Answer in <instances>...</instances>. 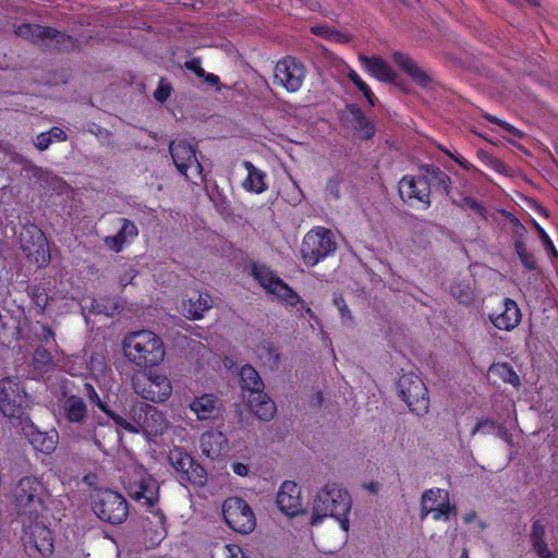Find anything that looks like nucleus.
<instances>
[{
  "mask_svg": "<svg viewBox=\"0 0 558 558\" xmlns=\"http://www.w3.org/2000/svg\"><path fill=\"white\" fill-rule=\"evenodd\" d=\"M51 493L41 476H21L12 488L14 509L22 520H37L44 515L51 502Z\"/></svg>",
  "mask_w": 558,
  "mask_h": 558,
  "instance_id": "nucleus-1",
  "label": "nucleus"
},
{
  "mask_svg": "<svg viewBox=\"0 0 558 558\" xmlns=\"http://www.w3.org/2000/svg\"><path fill=\"white\" fill-rule=\"evenodd\" d=\"M122 351L131 364L141 368L159 366L166 356L163 340L147 329L126 333L122 340Z\"/></svg>",
  "mask_w": 558,
  "mask_h": 558,
  "instance_id": "nucleus-2",
  "label": "nucleus"
},
{
  "mask_svg": "<svg viewBox=\"0 0 558 558\" xmlns=\"http://www.w3.org/2000/svg\"><path fill=\"white\" fill-rule=\"evenodd\" d=\"M352 508V498L347 489L337 483H328L316 494L313 502L311 524L316 525L325 518H335L342 531L348 532V514Z\"/></svg>",
  "mask_w": 558,
  "mask_h": 558,
  "instance_id": "nucleus-3",
  "label": "nucleus"
},
{
  "mask_svg": "<svg viewBox=\"0 0 558 558\" xmlns=\"http://www.w3.org/2000/svg\"><path fill=\"white\" fill-rule=\"evenodd\" d=\"M113 423L122 430L143 434L148 441L163 435L169 427L166 415L157 408L144 402H134L126 416L114 415Z\"/></svg>",
  "mask_w": 558,
  "mask_h": 558,
  "instance_id": "nucleus-4",
  "label": "nucleus"
},
{
  "mask_svg": "<svg viewBox=\"0 0 558 558\" xmlns=\"http://www.w3.org/2000/svg\"><path fill=\"white\" fill-rule=\"evenodd\" d=\"M125 489L130 497L150 509V512L158 518L160 524L165 523V515L156 507L159 499V486L157 481L142 466H134L132 474L124 481Z\"/></svg>",
  "mask_w": 558,
  "mask_h": 558,
  "instance_id": "nucleus-5",
  "label": "nucleus"
},
{
  "mask_svg": "<svg viewBox=\"0 0 558 558\" xmlns=\"http://www.w3.org/2000/svg\"><path fill=\"white\" fill-rule=\"evenodd\" d=\"M168 462L175 472V477L183 486L193 485L203 487L207 483V472L204 466L196 463L193 457L182 448L174 447L169 450Z\"/></svg>",
  "mask_w": 558,
  "mask_h": 558,
  "instance_id": "nucleus-6",
  "label": "nucleus"
},
{
  "mask_svg": "<svg viewBox=\"0 0 558 558\" xmlns=\"http://www.w3.org/2000/svg\"><path fill=\"white\" fill-rule=\"evenodd\" d=\"M93 511L101 521L120 524L129 515V506L121 494L100 489L93 497Z\"/></svg>",
  "mask_w": 558,
  "mask_h": 558,
  "instance_id": "nucleus-7",
  "label": "nucleus"
},
{
  "mask_svg": "<svg viewBox=\"0 0 558 558\" xmlns=\"http://www.w3.org/2000/svg\"><path fill=\"white\" fill-rule=\"evenodd\" d=\"M136 395L155 403L167 401L172 393V384L166 374L148 372L136 376L132 380Z\"/></svg>",
  "mask_w": 558,
  "mask_h": 558,
  "instance_id": "nucleus-8",
  "label": "nucleus"
},
{
  "mask_svg": "<svg viewBox=\"0 0 558 558\" xmlns=\"http://www.w3.org/2000/svg\"><path fill=\"white\" fill-rule=\"evenodd\" d=\"M337 244L330 230L316 227L308 231L302 243V256L307 265H316L336 251Z\"/></svg>",
  "mask_w": 558,
  "mask_h": 558,
  "instance_id": "nucleus-9",
  "label": "nucleus"
},
{
  "mask_svg": "<svg viewBox=\"0 0 558 558\" xmlns=\"http://www.w3.org/2000/svg\"><path fill=\"white\" fill-rule=\"evenodd\" d=\"M222 514L227 525L239 534H250L256 527L253 509L239 497H230L223 501Z\"/></svg>",
  "mask_w": 558,
  "mask_h": 558,
  "instance_id": "nucleus-10",
  "label": "nucleus"
},
{
  "mask_svg": "<svg viewBox=\"0 0 558 558\" xmlns=\"http://www.w3.org/2000/svg\"><path fill=\"white\" fill-rule=\"evenodd\" d=\"M398 388L402 399L412 412L417 415L427 413L429 409L428 391L418 375L412 372L403 374L398 381Z\"/></svg>",
  "mask_w": 558,
  "mask_h": 558,
  "instance_id": "nucleus-11",
  "label": "nucleus"
},
{
  "mask_svg": "<svg viewBox=\"0 0 558 558\" xmlns=\"http://www.w3.org/2000/svg\"><path fill=\"white\" fill-rule=\"evenodd\" d=\"M37 520L25 521L22 536L25 551L31 557H47L53 553L51 531Z\"/></svg>",
  "mask_w": 558,
  "mask_h": 558,
  "instance_id": "nucleus-12",
  "label": "nucleus"
},
{
  "mask_svg": "<svg viewBox=\"0 0 558 558\" xmlns=\"http://www.w3.org/2000/svg\"><path fill=\"white\" fill-rule=\"evenodd\" d=\"M23 252L38 267H45L50 262V250L44 232L36 226H26L20 234Z\"/></svg>",
  "mask_w": 558,
  "mask_h": 558,
  "instance_id": "nucleus-13",
  "label": "nucleus"
},
{
  "mask_svg": "<svg viewBox=\"0 0 558 558\" xmlns=\"http://www.w3.org/2000/svg\"><path fill=\"white\" fill-rule=\"evenodd\" d=\"M170 154L178 171L191 182L203 179V168L196 158L194 146L185 141L170 144Z\"/></svg>",
  "mask_w": 558,
  "mask_h": 558,
  "instance_id": "nucleus-14",
  "label": "nucleus"
},
{
  "mask_svg": "<svg viewBox=\"0 0 558 558\" xmlns=\"http://www.w3.org/2000/svg\"><path fill=\"white\" fill-rule=\"evenodd\" d=\"M252 274L258 283L269 293L288 305L301 302L300 296L278 278L267 266L255 264Z\"/></svg>",
  "mask_w": 558,
  "mask_h": 558,
  "instance_id": "nucleus-15",
  "label": "nucleus"
},
{
  "mask_svg": "<svg viewBox=\"0 0 558 558\" xmlns=\"http://www.w3.org/2000/svg\"><path fill=\"white\" fill-rule=\"evenodd\" d=\"M26 395L20 383L5 378L0 380V411L9 418H24Z\"/></svg>",
  "mask_w": 558,
  "mask_h": 558,
  "instance_id": "nucleus-16",
  "label": "nucleus"
},
{
  "mask_svg": "<svg viewBox=\"0 0 558 558\" xmlns=\"http://www.w3.org/2000/svg\"><path fill=\"white\" fill-rule=\"evenodd\" d=\"M429 514L435 521H447L456 514V508L450 504L447 490L433 488L424 493L421 502V517L424 519Z\"/></svg>",
  "mask_w": 558,
  "mask_h": 558,
  "instance_id": "nucleus-17",
  "label": "nucleus"
},
{
  "mask_svg": "<svg viewBox=\"0 0 558 558\" xmlns=\"http://www.w3.org/2000/svg\"><path fill=\"white\" fill-rule=\"evenodd\" d=\"M399 194L410 206L425 209L429 206V184L425 178L405 175L399 182Z\"/></svg>",
  "mask_w": 558,
  "mask_h": 558,
  "instance_id": "nucleus-18",
  "label": "nucleus"
},
{
  "mask_svg": "<svg viewBox=\"0 0 558 558\" xmlns=\"http://www.w3.org/2000/svg\"><path fill=\"white\" fill-rule=\"evenodd\" d=\"M305 78L304 65L292 57H286L275 66V81L288 92H296L301 88Z\"/></svg>",
  "mask_w": 558,
  "mask_h": 558,
  "instance_id": "nucleus-19",
  "label": "nucleus"
},
{
  "mask_svg": "<svg viewBox=\"0 0 558 558\" xmlns=\"http://www.w3.org/2000/svg\"><path fill=\"white\" fill-rule=\"evenodd\" d=\"M20 422L24 436L36 451L45 454H50L54 451L59 440V434L56 429L41 432L26 416Z\"/></svg>",
  "mask_w": 558,
  "mask_h": 558,
  "instance_id": "nucleus-20",
  "label": "nucleus"
},
{
  "mask_svg": "<svg viewBox=\"0 0 558 558\" xmlns=\"http://www.w3.org/2000/svg\"><path fill=\"white\" fill-rule=\"evenodd\" d=\"M16 35L35 43L44 41L47 46L54 44V46L60 48H66L65 43L71 41V37L65 34L37 24H23L19 26Z\"/></svg>",
  "mask_w": 558,
  "mask_h": 558,
  "instance_id": "nucleus-21",
  "label": "nucleus"
},
{
  "mask_svg": "<svg viewBox=\"0 0 558 558\" xmlns=\"http://www.w3.org/2000/svg\"><path fill=\"white\" fill-rule=\"evenodd\" d=\"M278 508L289 517H294L302 511L301 490L295 482L284 481L277 494Z\"/></svg>",
  "mask_w": 558,
  "mask_h": 558,
  "instance_id": "nucleus-22",
  "label": "nucleus"
},
{
  "mask_svg": "<svg viewBox=\"0 0 558 558\" xmlns=\"http://www.w3.org/2000/svg\"><path fill=\"white\" fill-rule=\"evenodd\" d=\"M199 449L204 456L210 459H218L228 450V439L219 430L210 429L199 437Z\"/></svg>",
  "mask_w": 558,
  "mask_h": 558,
  "instance_id": "nucleus-23",
  "label": "nucleus"
},
{
  "mask_svg": "<svg viewBox=\"0 0 558 558\" xmlns=\"http://www.w3.org/2000/svg\"><path fill=\"white\" fill-rule=\"evenodd\" d=\"M189 408L199 421L214 420L219 415L221 402L217 396L204 393L194 398Z\"/></svg>",
  "mask_w": 558,
  "mask_h": 558,
  "instance_id": "nucleus-24",
  "label": "nucleus"
},
{
  "mask_svg": "<svg viewBox=\"0 0 558 558\" xmlns=\"http://www.w3.org/2000/svg\"><path fill=\"white\" fill-rule=\"evenodd\" d=\"M521 320V312L518 304L510 299H505L500 313L490 315V322L500 330H512Z\"/></svg>",
  "mask_w": 558,
  "mask_h": 558,
  "instance_id": "nucleus-25",
  "label": "nucleus"
},
{
  "mask_svg": "<svg viewBox=\"0 0 558 558\" xmlns=\"http://www.w3.org/2000/svg\"><path fill=\"white\" fill-rule=\"evenodd\" d=\"M362 68L373 77L380 82H393L396 73L392 68L380 57H359Z\"/></svg>",
  "mask_w": 558,
  "mask_h": 558,
  "instance_id": "nucleus-26",
  "label": "nucleus"
},
{
  "mask_svg": "<svg viewBox=\"0 0 558 558\" xmlns=\"http://www.w3.org/2000/svg\"><path fill=\"white\" fill-rule=\"evenodd\" d=\"M247 403L251 412L262 421H269L275 416V402L263 390L250 393Z\"/></svg>",
  "mask_w": 558,
  "mask_h": 558,
  "instance_id": "nucleus-27",
  "label": "nucleus"
},
{
  "mask_svg": "<svg viewBox=\"0 0 558 558\" xmlns=\"http://www.w3.org/2000/svg\"><path fill=\"white\" fill-rule=\"evenodd\" d=\"M138 234L137 227L134 222L122 219V226L116 235L106 236L105 244L113 252L122 251L125 243L133 241Z\"/></svg>",
  "mask_w": 558,
  "mask_h": 558,
  "instance_id": "nucleus-28",
  "label": "nucleus"
},
{
  "mask_svg": "<svg viewBox=\"0 0 558 558\" xmlns=\"http://www.w3.org/2000/svg\"><path fill=\"white\" fill-rule=\"evenodd\" d=\"M211 307V298L208 293H197L182 303V314L189 319H201L204 313Z\"/></svg>",
  "mask_w": 558,
  "mask_h": 558,
  "instance_id": "nucleus-29",
  "label": "nucleus"
},
{
  "mask_svg": "<svg viewBox=\"0 0 558 558\" xmlns=\"http://www.w3.org/2000/svg\"><path fill=\"white\" fill-rule=\"evenodd\" d=\"M86 413V404L80 397L70 396L61 403L60 415L70 423H82Z\"/></svg>",
  "mask_w": 558,
  "mask_h": 558,
  "instance_id": "nucleus-30",
  "label": "nucleus"
},
{
  "mask_svg": "<svg viewBox=\"0 0 558 558\" xmlns=\"http://www.w3.org/2000/svg\"><path fill=\"white\" fill-rule=\"evenodd\" d=\"M244 167L247 171V175L243 181V187L247 192L260 194L267 190L266 174L262 170L253 166L252 162L245 161Z\"/></svg>",
  "mask_w": 558,
  "mask_h": 558,
  "instance_id": "nucleus-31",
  "label": "nucleus"
},
{
  "mask_svg": "<svg viewBox=\"0 0 558 558\" xmlns=\"http://www.w3.org/2000/svg\"><path fill=\"white\" fill-rule=\"evenodd\" d=\"M393 61L399 65L401 70L408 73L411 77L424 84L427 80V76L423 73V71L416 65V63L405 53L396 51L392 54Z\"/></svg>",
  "mask_w": 558,
  "mask_h": 558,
  "instance_id": "nucleus-32",
  "label": "nucleus"
},
{
  "mask_svg": "<svg viewBox=\"0 0 558 558\" xmlns=\"http://www.w3.org/2000/svg\"><path fill=\"white\" fill-rule=\"evenodd\" d=\"M240 377L242 388L243 390L247 391L248 395L263 390L264 384L260 379V376L251 365H244L241 368Z\"/></svg>",
  "mask_w": 558,
  "mask_h": 558,
  "instance_id": "nucleus-33",
  "label": "nucleus"
},
{
  "mask_svg": "<svg viewBox=\"0 0 558 558\" xmlns=\"http://www.w3.org/2000/svg\"><path fill=\"white\" fill-rule=\"evenodd\" d=\"M350 112L353 116V128L360 138H371L374 135V124L365 118L363 112L355 106L350 108Z\"/></svg>",
  "mask_w": 558,
  "mask_h": 558,
  "instance_id": "nucleus-34",
  "label": "nucleus"
},
{
  "mask_svg": "<svg viewBox=\"0 0 558 558\" xmlns=\"http://www.w3.org/2000/svg\"><path fill=\"white\" fill-rule=\"evenodd\" d=\"M28 295L32 300L33 305L37 308L39 314H43L47 308L49 301L51 306H54L57 302V296H52L49 299L46 290L39 286H32L28 288Z\"/></svg>",
  "mask_w": 558,
  "mask_h": 558,
  "instance_id": "nucleus-35",
  "label": "nucleus"
},
{
  "mask_svg": "<svg viewBox=\"0 0 558 558\" xmlns=\"http://www.w3.org/2000/svg\"><path fill=\"white\" fill-rule=\"evenodd\" d=\"M489 374L501 378L505 383L511 384L512 386L520 385V378L517 373L506 363L493 364L489 367Z\"/></svg>",
  "mask_w": 558,
  "mask_h": 558,
  "instance_id": "nucleus-36",
  "label": "nucleus"
},
{
  "mask_svg": "<svg viewBox=\"0 0 558 558\" xmlns=\"http://www.w3.org/2000/svg\"><path fill=\"white\" fill-rule=\"evenodd\" d=\"M51 362H52L51 354L47 349L39 347L35 350L34 357H33V364H34L35 371H37L38 374H43V373L47 372L51 365Z\"/></svg>",
  "mask_w": 558,
  "mask_h": 558,
  "instance_id": "nucleus-37",
  "label": "nucleus"
},
{
  "mask_svg": "<svg viewBox=\"0 0 558 558\" xmlns=\"http://www.w3.org/2000/svg\"><path fill=\"white\" fill-rule=\"evenodd\" d=\"M349 80L359 88L371 106L375 105V95L369 86L361 78V76L352 69L348 71Z\"/></svg>",
  "mask_w": 558,
  "mask_h": 558,
  "instance_id": "nucleus-38",
  "label": "nucleus"
},
{
  "mask_svg": "<svg viewBox=\"0 0 558 558\" xmlns=\"http://www.w3.org/2000/svg\"><path fill=\"white\" fill-rule=\"evenodd\" d=\"M494 432H497V434L499 436L505 434L504 428L501 426L497 425V423L494 420L482 418L475 424V426L473 427V429L471 432V435L474 436L477 433L490 434Z\"/></svg>",
  "mask_w": 558,
  "mask_h": 558,
  "instance_id": "nucleus-39",
  "label": "nucleus"
},
{
  "mask_svg": "<svg viewBox=\"0 0 558 558\" xmlns=\"http://www.w3.org/2000/svg\"><path fill=\"white\" fill-rule=\"evenodd\" d=\"M515 252L518 257L520 258L522 265L529 269L534 270L536 268V262L532 253H530L523 241L517 240L514 243Z\"/></svg>",
  "mask_w": 558,
  "mask_h": 558,
  "instance_id": "nucleus-40",
  "label": "nucleus"
},
{
  "mask_svg": "<svg viewBox=\"0 0 558 558\" xmlns=\"http://www.w3.org/2000/svg\"><path fill=\"white\" fill-rule=\"evenodd\" d=\"M85 389L89 400L95 403L110 420L114 421V415L118 413L111 411L108 408L107 403L99 398L94 387L89 384H86Z\"/></svg>",
  "mask_w": 558,
  "mask_h": 558,
  "instance_id": "nucleus-41",
  "label": "nucleus"
},
{
  "mask_svg": "<svg viewBox=\"0 0 558 558\" xmlns=\"http://www.w3.org/2000/svg\"><path fill=\"white\" fill-rule=\"evenodd\" d=\"M257 356L259 357V360L265 364V365H268V366H272L277 363L278 361V353L276 352V350H274L270 345H262L260 348H258L257 350Z\"/></svg>",
  "mask_w": 558,
  "mask_h": 558,
  "instance_id": "nucleus-42",
  "label": "nucleus"
},
{
  "mask_svg": "<svg viewBox=\"0 0 558 558\" xmlns=\"http://www.w3.org/2000/svg\"><path fill=\"white\" fill-rule=\"evenodd\" d=\"M312 32L314 34L322 35V36L328 38L329 40H332L336 43H348L349 41L348 35L341 34L336 31H331L326 27H322V26L313 27Z\"/></svg>",
  "mask_w": 558,
  "mask_h": 558,
  "instance_id": "nucleus-43",
  "label": "nucleus"
},
{
  "mask_svg": "<svg viewBox=\"0 0 558 558\" xmlns=\"http://www.w3.org/2000/svg\"><path fill=\"white\" fill-rule=\"evenodd\" d=\"M450 292L461 303H468L472 299V292L468 284L463 287L460 283L453 284Z\"/></svg>",
  "mask_w": 558,
  "mask_h": 558,
  "instance_id": "nucleus-44",
  "label": "nucleus"
},
{
  "mask_svg": "<svg viewBox=\"0 0 558 558\" xmlns=\"http://www.w3.org/2000/svg\"><path fill=\"white\" fill-rule=\"evenodd\" d=\"M223 558H253L246 555L241 546L236 544H227L222 548Z\"/></svg>",
  "mask_w": 558,
  "mask_h": 558,
  "instance_id": "nucleus-45",
  "label": "nucleus"
},
{
  "mask_svg": "<svg viewBox=\"0 0 558 558\" xmlns=\"http://www.w3.org/2000/svg\"><path fill=\"white\" fill-rule=\"evenodd\" d=\"M535 225V228L538 232V235H539V239L544 245V247L553 255V256H557L558 255V252L551 241V239L549 238V235L546 233V231L537 223V222H534Z\"/></svg>",
  "mask_w": 558,
  "mask_h": 558,
  "instance_id": "nucleus-46",
  "label": "nucleus"
},
{
  "mask_svg": "<svg viewBox=\"0 0 558 558\" xmlns=\"http://www.w3.org/2000/svg\"><path fill=\"white\" fill-rule=\"evenodd\" d=\"M118 306L116 303L102 304L100 301H93L92 311L97 314H105L107 316H112Z\"/></svg>",
  "mask_w": 558,
  "mask_h": 558,
  "instance_id": "nucleus-47",
  "label": "nucleus"
},
{
  "mask_svg": "<svg viewBox=\"0 0 558 558\" xmlns=\"http://www.w3.org/2000/svg\"><path fill=\"white\" fill-rule=\"evenodd\" d=\"M171 85L165 80L160 78L159 85L154 93V97L157 101H165L171 94Z\"/></svg>",
  "mask_w": 558,
  "mask_h": 558,
  "instance_id": "nucleus-48",
  "label": "nucleus"
},
{
  "mask_svg": "<svg viewBox=\"0 0 558 558\" xmlns=\"http://www.w3.org/2000/svg\"><path fill=\"white\" fill-rule=\"evenodd\" d=\"M531 543H532L533 549L535 550V553L537 554V556L539 558H551L553 557V554L548 549L545 539H535V541H531Z\"/></svg>",
  "mask_w": 558,
  "mask_h": 558,
  "instance_id": "nucleus-49",
  "label": "nucleus"
},
{
  "mask_svg": "<svg viewBox=\"0 0 558 558\" xmlns=\"http://www.w3.org/2000/svg\"><path fill=\"white\" fill-rule=\"evenodd\" d=\"M461 206L463 208L472 209L476 213H478L481 216H485V208L473 197H464L462 199Z\"/></svg>",
  "mask_w": 558,
  "mask_h": 558,
  "instance_id": "nucleus-50",
  "label": "nucleus"
},
{
  "mask_svg": "<svg viewBox=\"0 0 558 558\" xmlns=\"http://www.w3.org/2000/svg\"><path fill=\"white\" fill-rule=\"evenodd\" d=\"M545 529L546 526L541 520L535 521L531 530V541L545 539Z\"/></svg>",
  "mask_w": 558,
  "mask_h": 558,
  "instance_id": "nucleus-51",
  "label": "nucleus"
},
{
  "mask_svg": "<svg viewBox=\"0 0 558 558\" xmlns=\"http://www.w3.org/2000/svg\"><path fill=\"white\" fill-rule=\"evenodd\" d=\"M340 183H341V181L339 179H331L328 181V183L326 185V192L330 197H332L335 199L339 198Z\"/></svg>",
  "mask_w": 558,
  "mask_h": 558,
  "instance_id": "nucleus-52",
  "label": "nucleus"
},
{
  "mask_svg": "<svg viewBox=\"0 0 558 558\" xmlns=\"http://www.w3.org/2000/svg\"><path fill=\"white\" fill-rule=\"evenodd\" d=\"M51 142H52V140H51L49 132H43L37 135V137L35 140V145L39 150H45L49 147Z\"/></svg>",
  "mask_w": 558,
  "mask_h": 558,
  "instance_id": "nucleus-53",
  "label": "nucleus"
},
{
  "mask_svg": "<svg viewBox=\"0 0 558 558\" xmlns=\"http://www.w3.org/2000/svg\"><path fill=\"white\" fill-rule=\"evenodd\" d=\"M185 68L193 71L198 77L205 75V70L202 68L199 59H192L186 61Z\"/></svg>",
  "mask_w": 558,
  "mask_h": 558,
  "instance_id": "nucleus-54",
  "label": "nucleus"
},
{
  "mask_svg": "<svg viewBox=\"0 0 558 558\" xmlns=\"http://www.w3.org/2000/svg\"><path fill=\"white\" fill-rule=\"evenodd\" d=\"M485 118L488 120V121H493V122H496V123H499L501 126H504L507 131L511 132L514 136H518V137H521L522 133L517 130L515 128H513L512 125L506 123V122H502L500 121L499 119L497 118H494L492 116H485Z\"/></svg>",
  "mask_w": 558,
  "mask_h": 558,
  "instance_id": "nucleus-55",
  "label": "nucleus"
},
{
  "mask_svg": "<svg viewBox=\"0 0 558 558\" xmlns=\"http://www.w3.org/2000/svg\"><path fill=\"white\" fill-rule=\"evenodd\" d=\"M333 301H335V304H336L342 319H345V317L350 318V315H349L350 312L345 305L344 300L342 298H335Z\"/></svg>",
  "mask_w": 558,
  "mask_h": 558,
  "instance_id": "nucleus-56",
  "label": "nucleus"
},
{
  "mask_svg": "<svg viewBox=\"0 0 558 558\" xmlns=\"http://www.w3.org/2000/svg\"><path fill=\"white\" fill-rule=\"evenodd\" d=\"M232 471L239 476H246L248 474V466L241 462H234L231 465Z\"/></svg>",
  "mask_w": 558,
  "mask_h": 558,
  "instance_id": "nucleus-57",
  "label": "nucleus"
},
{
  "mask_svg": "<svg viewBox=\"0 0 558 558\" xmlns=\"http://www.w3.org/2000/svg\"><path fill=\"white\" fill-rule=\"evenodd\" d=\"M48 132H49L52 141L53 140H57V141H65L66 140L65 132L60 128L54 126V128L50 129Z\"/></svg>",
  "mask_w": 558,
  "mask_h": 558,
  "instance_id": "nucleus-58",
  "label": "nucleus"
},
{
  "mask_svg": "<svg viewBox=\"0 0 558 558\" xmlns=\"http://www.w3.org/2000/svg\"><path fill=\"white\" fill-rule=\"evenodd\" d=\"M135 275H136V272L132 267L128 268L125 271V275L120 278V283L124 287L128 286L129 283H131L132 279L135 277Z\"/></svg>",
  "mask_w": 558,
  "mask_h": 558,
  "instance_id": "nucleus-59",
  "label": "nucleus"
},
{
  "mask_svg": "<svg viewBox=\"0 0 558 558\" xmlns=\"http://www.w3.org/2000/svg\"><path fill=\"white\" fill-rule=\"evenodd\" d=\"M41 339L46 343L54 340V332L48 326H43Z\"/></svg>",
  "mask_w": 558,
  "mask_h": 558,
  "instance_id": "nucleus-60",
  "label": "nucleus"
},
{
  "mask_svg": "<svg viewBox=\"0 0 558 558\" xmlns=\"http://www.w3.org/2000/svg\"><path fill=\"white\" fill-rule=\"evenodd\" d=\"M202 77H204L205 81L213 86H215L219 83V77L213 73L205 72V75H203Z\"/></svg>",
  "mask_w": 558,
  "mask_h": 558,
  "instance_id": "nucleus-61",
  "label": "nucleus"
},
{
  "mask_svg": "<svg viewBox=\"0 0 558 558\" xmlns=\"http://www.w3.org/2000/svg\"><path fill=\"white\" fill-rule=\"evenodd\" d=\"M364 487L369 492H377L378 485L376 483L364 484Z\"/></svg>",
  "mask_w": 558,
  "mask_h": 558,
  "instance_id": "nucleus-62",
  "label": "nucleus"
},
{
  "mask_svg": "<svg viewBox=\"0 0 558 558\" xmlns=\"http://www.w3.org/2000/svg\"><path fill=\"white\" fill-rule=\"evenodd\" d=\"M475 517H476V515H475V513H474V512L466 513V514L464 515V521H465L466 523H471V522L475 519Z\"/></svg>",
  "mask_w": 558,
  "mask_h": 558,
  "instance_id": "nucleus-63",
  "label": "nucleus"
},
{
  "mask_svg": "<svg viewBox=\"0 0 558 558\" xmlns=\"http://www.w3.org/2000/svg\"><path fill=\"white\" fill-rule=\"evenodd\" d=\"M57 310H58V312H59V313H66V312H69V311H70V308H69V304H68V303H65L64 307H62V306H58V307H57Z\"/></svg>",
  "mask_w": 558,
  "mask_h": 558,
  "instance_id": "nucleus-64",
  "label": "nucleus"
}]
</instances>
